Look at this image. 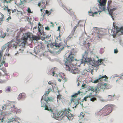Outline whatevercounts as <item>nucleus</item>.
<instances>
[{
  "label": "nucleus",
  "instance_id": "f257e3e1",
  "mask_svg": "<svg viewBox=\"0 0 123 123\" xmlns=\"http://www.w3.org/2000/svg\"><path fill=\"white\" fill-rule=\"evenodd\" d=\"M37 38L36 37H34L32 34L30 32L24 34L21 39H19V42L20 43L22 48V53H23V52L25 49V43L27 42L28 40H29L32 42L33 39L35 40H38Z\"/></svg>",
  "mask_w": 123,
  "mask_h": 123
},
{
  "label": "nucleus",
  "instance_id": "f03ea898",
  "mask_svg": "<svg viewBox=\"0 0 123 123\" xmlns=\"http://www.w3.org/2000/svg\"><path fill=\"white\" fill-rule=\"evenodd\" d=\"M74 61L73 57L69 55L64 60L65 65L66 67L67 70L70 71L72 73L75 74L77 73L76 68H74L75 65L72 64L71 62Z\"/></svg>",
  "mask_w": 123,
  "mask_h": 123
},
{
  "label": "nucleus",
  "instance_id": "7ed1b4c3",
  "mask_svg": "<svg viewBox=\"0 0 123 123\" xmlns=\"http://www.w3.org/2000/svg\"><path fill=\"white\" fill-rule=\"evenodd\" d=\"M108 84L104 82L99 83L97 87H96L95 89H94L93 87H91L89 89L93 92L96 91L97 90L98 91L102 90L104 91L105 88H107Z\"/></svg>",
  "mask_w": 123,
  "mask_h": 123
},
{
  "label": "nucleus",
  "instance_id": "20e7f679",
  "mask_svg": "<svg viewBox=\"0 0 123 123\" xmlns=\"http://www.w3.org/2000/svg\"><path fill=\"white\" fill-rule=\"evenodd\" d=\"M111 32L114 37H115L116 35H123V27L119 28L117 26H116L115 28L112 29Z\"/></svg>",
  "mask_w": 123,
  "mask_h": 123
},
{
  "label": "nucleus",
  "instance_id": "39448f33",
  "mask_svg": "<svg viewBox=\"0 0 123 123\" xmlns=\"http://www.w3.org/2000/svg\"><path fill=\"white\" fill-rule=\"evenodd\" d=\"M111 0H109L108 3V6L107 9L109 12V15L111 16L113 20H114V17L113 16V12L114 11L117 9V7L113 8L111 6H110V4L111 2Z\"/></svg>",
  "mask_w": 123,
  "mask_h": 123
},
{
  "label": "nucleus",
  "instance_id": "423d86ee",
  "mask_svg": "<svg viewBox=\"0 0 123 123\" xmlns=\"http://www.w3.org/2000/svg\"><path fill=\"white\" fill-rule=\"evenodd\" d=\"M104 116L109 115L112 111V108L111 105H108L102 108Z\"/></svg>",
  "mask_w": 123,
  "mask_h": 123
},
{
  "label": "nucleus",
  "instance_id": "0eeeda50",
  "mask_svg": "<svg viewBox=\"0 0 123 123\" xmlns=\"http://www.w3.org/2000/svg\"><path fill=\"white\" fill-rule=\"evenodd\" d=\"M95 61L93 60H92L91 58L87 57L84 58L83 59H81V63H86L90 67H94V62Z\"/></svg>",
  "mask_w": 123,
  "mask_h": 123
},
{
  "label": "nucleus",
  "instance_id": "6e6552de",
  "mask_svg": "<svg viewBox=\"0 0 123 123\" xmlns=\"http://www.w3.org/2000/svg\"><path fill=\"white\" fill-rule=\"evenodd\" d=\"M61 115L60 116V119L59 120L60 121L62 120V119L65 117H66L69 120V118L73 116L72 114H71L69 112L68 110H65L63 111L62 112Z\"/></svg>",
  "mask_w": 123,
  "mask_h": 123
},
{
  "label": "nucleus",
  "instance_id": "1a4fd4ad",
  "mask_svg": "<svg viewBox=\"0 0 123 123\" xmlns=\"http://www.w3.org/2000/svg\"><path fill=\"white\" fill-rule=\"evenodd\" d=\"M106 1V0H98L100 5L99 7L101 10L100 11V12H101L103 11H105L106 8L105 7L104 5L105 4Z\"/></svg>",
  "mask_w": 123,
  "mask_h": 123
},
{
  "label": "nucleus",
  "instance_id": "9d476101",
  "mask_svg": "<svg viewBox=\"0 0 123 123\" xmlns=\"http://www.w3.org/2000/svg\"><path fill=\"white\" fill-rule=\"evenodd\" d=\"M51 111L49 110V111H50L51 113V116L53 118H55L56 119L58 120H59L60 119V114L57 111H56L54 113L53 110L51 109Z\"/></svg>",
  "mask_w": 123,
  "mask_h": 123
},
{
  "label": "nucleus",
  "instance_id": "9b49d317",
  "mask_svg": "<svg viewBox=\"0 0 123 123\" xmlns=\"http://www.w3.org/2000/svg\"><path fill=\"white\" fill-rule=\"evenodd\" d=\"M101 59H98L97 61H95V62H94V67H90L92 68H94L92 69L93 70H95V72H96L98 69L99 68L98 66L101 64Z\"/></svg>",
  "mask_w": 123,
  "mask_h": 123
},
{
  "label": "nucleus",
  "instance_id": "f8f14e48",
  "mask_svg": "<svg viewBox=\"0 0 123 123\" xmlns=\"http://www.w3.org/2000/svg\"><path fill=\"white\" fill-rule=\"evenodd\" d=\"M43 100L44 98L43 97H42L41 99V107H44L45 110H47L48 111H49V110L51 111V108H48L46 106V103H47V102H45V101H45V102H44Z\"/></svg>",
  "mask_w": 123,
  "mask_h": 123
},
{
  "label": "nucleus",
  "instance_id": "ddd939ff",
  "mask_svg": "<svg viewBox=\"0 0 123 123\" xmlns=\"http://www.w3.org/2000/svg\"><path fill=\"white\" fill-rule=\"evenodd\" d=\"M86 39L83 36L80 37V45L84 46L85 45Z\"/></svg>",
  "mask_w": 123,
  "mask_h": 123
},
{
  "label": "nucleus",
  "instance_id": "4468645a",
  "mask_svg": "<svg viewBox=\"0 0 123 123\" xmlns=\"http://www.w3.org/2000/svg\"><path fill=\"white\" fill-rule=\"evenodd\" d=\"M73 101L74 102V105H75L74 106V107L76 108L77 105L79 104V99H74L73 98H71L70 100V101L71 102L70 104H71Z\"/></svg>",
  "mask_w": 123,
  "mask_h": 123
},
{
  "label": "nucleus",
  "instance_id": "2eb2a0df",
  "mask_svg": "<svg viewBox=\"0 0 123 123\" xmlns=\"http://www.w3.org/2000/svg\"><path fill=\"white\" fill-rule=\"evenodd\" d=\"M44 100L45 101V102H48V101L52 102L54 100V98L51 97H48L46 96L44 98Z\"/></svg>",
  "mask_w": 123,
  "mask_h": 123
},
{
  "label": "nucleus",
  "instance_id": "dca6fc26",
  "mask_svg": "<svg viewBox=\"0 0 123 123\" xmlns=\"http://www.w3.org/2000/svg\"><path fill=\"white\" fill-rule=\"evenodd\" d=\"M11 108H12V109H14L12 111V112H14V113H19L20 112V109H19L17 107H15V106L14 105L13 106V107H11Z\"/></svg>",
  "mask_w": 123,
  "mask_h": 123
},
{
  "label": "nucleus",
  "instance_id": "f3484780",
  "mask_svg": "<svg viewBox=\"0 0 123 123\" xmlns=\"http://www.w3.org/2000/svg\"><path fill=\"white\" fill-rule=\"evenodd\" d=\"M98 12H93L92 9H91L90 11L88 12V13L89 15L93 17L94 16V14H96Z\"/></svg>",
  "mask_w": 123,
  "mask_h": 123
},
{
  "label": "nucleus",
  "instance_id": "a211bd4d",
  "mask_svg": "<svg viewBox=\"0 0 123 123\" xmlns=\"http://www.w3.org/2000/svg\"><path fill=\"white\" fill-rule=\"evenodd\" d=\"M95 115L96 116H101L102 115H103V113L102 111V109H101L99 110H98V111L95 113Z\"/></svg>",
  "mask_w": 123,
  "mask_h": 123
},
{
  "label": "nucleus",
  "instance_id": "6ab92c4d",
  "mask_svg": "<svg viewBox=\"0 0 123 123\" xmlns=\"http://www.w3.org/2000/svg\"><path fill=\"white\" fill-rule=\"evenodd\" d=\"M26 97V95L24 93H20L18 96V100L21 99H24Z\"/></svg>",
  "mask_w": 123,
  "mask_h": 123
},
{
  "label": "nucleus",
  "instance_id": "aec40b11",
  "mask_svg": "<svg viewBox=\"0 0 123 123\" xmlns=\"http://www.w3.org/2000/svg\"><path fill=\"white\" fill-rule=\"evenodd\" d=\"M63 8L65 10V11L69 15H72L74 14V13H70V11L71 10V9H69V10L67 8H66L63 5H62Z\"/></svg>",
  "mask_w": 123,
  "mask_h": 123
},
{
  "label": "nucleus",
  "instance_id": "412c9836",
  "mask_svg": "<svg viewBox=\"0 0 123 123\" xmlns=\"http://www.w3.org/2000/svg\"><path fill=\"white\" fill-rule=\"evenodd\" d=\"M74 31H72L71 34L67 38V40L70 39L73 36L74 34Z\"/></svg>",
  "mask_w": 123,
  "mask_h": 123
},
{
  "label": "nucleus",
  "instance_id": "4be33fe9",
  "mask_svg": "<svg viewBox=\"0 0 123 123\" xmlns=\"http://www.w3.org/2000/svg\"><path fill=\"white\" fill-rule=\"evenodd\" d=\"M14 103V102H12L10 101H8L6 103V105L7 106H11V107H12V106L13 105V104Z\"/></svg>",
  "mask_w": 123,
  "mask_h": 123
},
{
  "label": "nucleus",
  "instance_id": "5701e85b",
  "mask_svg": "<svg viewBox=\"0 0 123 123\" xmlns=\"http://www.w3.org/2000/svg\"><path fill=\"white\" fill-rule=\"evenodd\" d=\"M87 55L88 53L86 51H85L83 54L82 55V59H83L84 58L85 59L87 57Z\"/></svg>",
  "mask_w": 123,
  "mask_h": 123
},
{
  "label": "nucleus",
  "instance_id": "b1692460",
  "mask_svg": "<svg viewBox=\"0 0 123 123\" xmlns=\"http://www.w3.org/2000/svg\"><path fill=\"white\" fill-rule=\"evenodd\" d=\"M59 76H60L61 78L63 80L65 79L66 77L63 73H59Z\"/></svg>",
  "mask_w": 123,
  "mask_h": 123
},
{
  "label": "nucleus",
  "instance_id": "393cba45",
  "mask_svg": "<svg viewBox=\"0 0 123 123\" xmlns=\"http://www.w3.org/2000/svg\"><path fill=\"white\" fill-rule=\"evenodd\" d=\"M55 72L54 71H52L51 70V69H49V70L47 72V74H50L51 75L52 74H53V76H54V75L55 74Z\"/></svg>",
  "mask_w": 123,
  "mask_h": 123
},
{
  "label": "nucleus",
  "instance_id": "a878e982",
  "mask_svg": "<svg viewBox=\"0 0 123 123\" xmlns=\"http://www.w3.org/2000/svg\"><path fill=\"white\" fill-rule=\"evenodd\" d=\"M50 92V91H49V90L47 91H46L44 95L42 97L44 98L45 97H46V96H47L49 94Z\"/></svg>",
  "mask_w": 123,
  "mask_h": 123
},
{
  "label": "nucleus",
  "instance_id": "bb28decb",
  "mask_svg": "<svg viewBox=\"0 0 123 123\" xmlns=\"http://www.w3.org/2000/svg\"><path fill=\"white\" fill-rule=\"evenodd\" d=\"M37 47L35 48L34 50V52H35L36 54H37V53H38L40 51L39 50H37Z\"/></svg>",
  "mask_w": 123,
  "mask_h": 123
},
{
  "label": "nucleus",
  "instance_id": "cd10ccee",
  "mask_svg": "<svg viewBox=\"0 0 123 123\" xmlns=\"http://www.w3.org/2000/svg\"><path fill=\"white\" fill-rule=\"evenodd\" d=\"M0 70H2L4 73H5L7 72L6 68L4 67L1 68Z\"/></svg>",
  "mask_w": 123,
  "mask_h": 123
},
{
  "label": "nucleus",
  "instance_id": "c85d7f7f",
  "mask_svg": "<svg viewBox=\"0 0 123 123\" xmlns=\"http://www.w3.org/2000/svg\"><path fill=\"white\" fill-rule=\"evenodd\" d=\"M104 50L103 48H101L99 51V52L100 54H102L104 53Z\"/></svg>",
  "mask_w": 123,
  "mask_h": 123
},
{
  "label": "nucleus",
  "instance_id": "c756f323",
  "mask_svg": "<svg viewBox=\"0 0 123 123\" xmlns=\"http://www.w3.org/2000/svg\"><path fill=\"white\" fill-rule=\"evenodd\" d=\"M101 38V36L99 34L97 35L95 38V40H98V38Z\"/></svg>",
  "mask_w": 123,
  "mask_h": 123
},
{
  "label": "nucleus",
  "instance_id": "7c9ffc66",
  "mask_svg": "<svg viewBox=\"0 0 123 123\" xmlns=\"http://www.w3.org/2000/svg\"><path fill=\"white\" fill-rule=\"evenodd\" d=\"M99 79H98L93 81L92 82L95 83H97L99 82Z\"/></svg>",
  "mask_w": 123,
  "mask_h": 123
},
{
  "label": "nucleus",
  "instance_id": "2f4dec72",
  "mask_svg": "<svg viewBox=\"0 0 123 123\" xmlns=\"http://www.w3.org/2000/svg\"><path fill=\"white\" fill-rule=\"evenodd\" d=\"M6 104H4V105H3L2 106V110H5L6 109Z\"/></svg>",
  "mask_w": 123,
  "mask_h": 123
},
{
  "label": "nucleus",
  "instance_id": "473e14b6",
  "mask_svg": "<svg viewBox=\"0 0 123 123\" xmlns=\"http://www.w3.org/2000/svg\"><path fill=\"white\" fill-rule=\"evenodd\" d=\"M61 43H60L59 44L57 43H55V45H55V46L56 47H59L60 46H61Z\"/></svg>",
  "mask_w": 123,
  "mask_h": 123
},
{
  "label": "nucleus",
  "instance_id": "72a5a7b5",
  "mask_svg": "<svg viewBox=\"0 0 123 123\" xmlns=\"http://www.w3.org/2000/svg\"><path fill=\"white\" fill-rule=\"evenodd\" d=\"M9 49H6V52L5 53V55H8V56H9V54H8V52L9 51Z\"/></svg>",
  "mask_w": 123,
  "mask_h": 123
},
{
  "label": "nucleus",
  "instance_id": "f704fd0d",
  "mask_svg": "<svg viewBox=\"0 0 123 123\" xmlns=\"http://www.w3.org/2000/svg\"><path fill=\"white\" fill-rule=\"evenodd\" d=\"M4 65V66L6 67H7L8 66V64L7 63H6L5 61H3V62Z\"/></svg>",
  "mask_w": 123,
  "mask_h": 123
},
{
  "label": "nucleus",
  "instance_id": "c9c22d12",
  "mask_svg": "<svg viewBox=\"0 0 123 123\" xmlns=\"http://www.w3.org/2000/svg\"><path fill=\"white\" fill-rule=\"evenodd\" d=\"M78 95V93H75L74 94L72 95L71 96L72 97H76Z\"/></svg>",
  "mask_w": 123,
  "mask_h": 123
},
{
  "label": "nucleus",
  "instance_id": "e433bc0d",
  "mask_svg": "<svg viewBox=\"0 0 123 123\" xmlns=\"http://www.w3.org/2000/svg\"><path fill=\"white\" fill-rule=\"evenodd\" d=\"M11 89V87L10 86H8L7 88L6 89V91L8 92H9L10 91Z\"/></svg>",
  "mask_w": 123,
  "mask_h": 123
},
{
  "label": "nucleus",
  "instance_id": "4c0bfd02",
  "mask_svg": "<svg viewBox=\"0 0 123 123\" xmlns=\"http://www.w3.org/2000/svg\"><path fill=\"white\" fill-rule=\"evenodd\" d=\"M96 100V98H93L90 99V100L92 102Z\"/></svg>",
  "mask_w": 123,
  "mask_h": 123
},
{
  "label": "nucleus",
  "instance_id": "58836bf2",
  "mask_svg": "<svg viewBox=\"0 0 123 123\" xmlns=\"http://www.w3.org/2000/svg\"><path fill=\"white\" fill-rule=\"evenodd\" d=\"M9 121L10 122H12L13 121H16V120L14 118H12L10 119L9 120Z\"/></svg>",
  "mask_w": 123,
  "mask_h": 123
},
{
  "label": "nucleus",
  "instance_id": "ea45409f",
  "mask_svg": "<svg viewBox=\"0 0 123 123\" xmlns=\"http://www.w3.org/2000/svg\"><path fill=\"white\" fill-rule=\"evenodd\" d=\"M86 73V70H84L82 71L81 73L82 75H84Z\"/></svg>",
  "mask_w": 123,
  "mask_h": 123
},
{
  "label": "nucleus",
  "instance_id": "a19ab883",
  "mask_svg": "<svg viewBox=\"0 0 123 123\" xmlns=\"http://www.w3.org/2000/svg\"><path fill=\"white\" fill-rule=\"evenodd\" d=\"M89 97V96H86L83 99V101H84V100H85V101H86V98H88Z\"/></svg>",
  "mask_w": 123,
  "mask_h": 123
},
{
  "label": "nucleus",
  "instance_id": "79ce46f5",
  "mask_svg": "<svg viewBox=\"0 0 123 123\" xmlns=\"http://www.w3.org/2000/svg\"><path fill=\"white\" fill-rule=\"evenodd\" d=\"M79 23H80V22H79L78 24L74 27V30H73V31H75V29L77 28V26L79 25Z\"/></svg>",
  "mask_w": 123,
  "mask_h": 123
},
{
  "label": "nucleus",
  "instance_id": "37998d69",
  "mask_svg": "<svg viewBox=\"0 0 123 123\" xmlns=\"http://www.w3.org/2000/svg\"><path fill=\"white\" fill-rule=\"evenodd\" d=\"M1 17L0 18V21H3V17H4V15L3 14L1 15Z\"/></svg>",
  "mask_w": 123,
  "mask_h": 123
},
{
  "label": "nucleus",
  "instance_id": "c03bdc74",
  "mask_svg": "<svg viewBox=\"0 0 123 123\" xmlns=\"http://www.w3.org/2000/svg\"><path fill=\"white\" fill-rule=\"evenodd\" d=\"M64 48V47H62V48H60L59 49V50H58V53H60L61 52V50H62V49H63V48Z\"/></svg>",
  "mask_w": 123,
  "mask_h": 123
},
{
  "label": "nucleus",
  "instance_id": "a18cd8bd",
  "mask_svg": "<svg viewBox=\"0 0 123 123\" xmlns=\"http://www.w3.org/2000/svg\"><path fill=\"white\" fill-rule=\"evenodd\" d=\"M118 52V51L117 49H114V52L115 53L117 54Z\"/></svg>",
  "mask_w": 123,
  "mask_h": 123
},
{
  "label": "nucleus",
  "instance_id": "49530a36",
  "mask_svg": "<svg viewBox=\"0 0 123 123\" xmlns=\"http://www.w3.org/2000/svg\"><path fill=\"white\" fill-rule=\"evenodd\" d=\"M47 14H48V16H49V15H50L51 13V12L49 11H48L47 10Z\"/></svg>",
  "mask_w": 123,
  "mask_h": 123
},
{
  "label": "nucleus",
  "instance_id": "de8ad7c7",
  "mask_svg": "<svg viewBox=\"0 0 123 123\" xmlns=\"http://www.w3.org/2000/svg\"><path fill=\"white\" fill-rule=\"evenodd\" d=\"M27 11H28V12L29 13H31V9H30L29 8H29H28V9Z\"/></svg>",
  "mask_w": 123,
  "mask_h": 123
},
{
  "label": "nucleus",
  "instance_id": "09e8293b",
  "mask_svg": "<svg viewBox=\"0 0 123 123\" xmlns=\"http://www.w3.org/2000/svg\"><path fill=\"white\" fill-rule=\"evenodd\" d=\"M6 7V9H7V11L8 12H10V9L8 8V6H5Z\"/></svg>",
  "mask_w": 123,
  "mask_h": 123
},
{
  "label": "nucleus",
  "instance_id": "8fccbe9b",
  "mask_svg": "<svg viewBox=\"0 0 123 123\" xmlns=\"http://www.w3.org/2000/svg\"><path fill=\"white\" fill-rule=\"evenodd\" d=\"M108 97H110V99L109 100H111V99L112 98V96L111 95H108Z\"/></svg>",
  "mask_w": 123,
  "mask_h": 123
},
{
  "label": "nucleus",
  "instance_id": "3c124183",
  "mask_svg": "<svg viewBox=\"0 0 123 123\" xmlns=\"http://www.w3.org/2000/svg\"><path fill=\"white\" fill-rule=\"evenodd\" d=\"M103 78V76H102L101 75H99V78H98V79H99V80H100V79H101Z\"/></svg>",
  "mask_w": 123,
  "mask_h": 123
},
{
  "label": "nucleus",
  "instance_id": "603ef678",
  "mask_svg": "<svg viewBox=\"0 0 123 123\" xmlns=\"http://www.w3.org/2000/svg\"><path fill=\"white\" fill-rule=\"evenodd\" d=\"M3 61H2L1 62V64L0 65V67H1L2 66H3V64H4V63H3Z\"/></svg>",
  "mask_w": 123,
  "mask_h": 123
},
{
  "label": "nucleus",
  "instance_id": "864d4df0",
  "mask_svg": "<svg viewBox=\"0 0 123 123\" xmlns=\"http://www.w3.org/2000/svg\"><path fill=\"white\" fill-rule=\"evenodd\" d=\"M45 29L46 30H49V28L48 26L46 27Z\"/></svg>",
  "mask_w": 123,
  "mask_h": 123
},
{
  "label": "nucleus",
  "instance_id": "5fc2aeb1",
  "mask_svg": "<svg viewBox=\"0 0 123 123\" xmlns=\"http://www.w3.org/2000/svg\"><path fill=\"white\" fill-rule=\"evenodd\" d=\"M103 78H104L105 79L108 78V77L106 75H105L104 76H103Z\"/></svg>",
  "mask_w": 123,
  "mask_h": 123
},
{
  "label": "nucleus",
  "instance_id": "6e6d98bb",
  "mask_svg": "<svg viewBox=\"0 0 123 123\" xmlns=\"http://www.w3.org/2000/svg\"><path fill=\"white\" fill-rule=\"evenodd\" d=\"M16 10L15 9H14V10H12V13L16 12Z\"/></svg>",
  "mask_w": 123,
  "mask_h": 123
},
{
  "label": "nucleus",
  "instance_id": "4d7b16f0",
  "mask_svg": "<svg viewBox=\"0 0 123 123\" xmlns=\"http://www.w3.org/2000/svg\"><path fill=\"white\" fill-rule=\"evenodd\" d=\"M117 74H115V75H113L112 76H113V78H114L115 77H118V76H117Z\"/></svg>",
  "mask_w": 123,
  "mask_h": 123
},
{
  "label": "nucleus",
  "instance_id": "13d9d810",
  "mask_svg": "<svg viewBox=\"0 0 123 123\" xmlns=\"http://www.w3.org/2000/svg\"><path fill=\"white\" fill-rule=\"evenodd\" d=\"M77 83H77V86H79V85H80V84H79V83L78 82V80H77Z\"/></svg>",
  "mask_w": 123,
  "mask_h": 123
},
{
  "label": "nucleus",
  "instance_id": "bf43d9fd",
  "mask_svg": "<svg viewBox=\"0 0 123 123\" xmlns=\"http://www.w3.org/2000/svg\"><path fill=\"white\" fill-rule=\"evenodd\" d=\"M45 14H44L43 15V19H42V20H43V19H44V17H45Z\"/></svg>",
  "mask_w": 123,
  "mask_h": 123
},
{
  "label": "nucleus",
  "instance_id": "052dcab7",
  "mask_svg": "<svg viewBox=\"0 0 123 123\" xmlns=\"http://www.w3.org/2000/svg\"><path fill=\"white\" fill-rule=\"evenodd\" d=\"M41 3H42L43 5H44L45 4V2L44 1H43V0L41 1Z\"/></svg>",
  "mask_w": 123,
  "mask_h": 123
},
{
  "label": "nucleus",
  "instance_id": "680f3d73",
  "mask_svg": "<svg viewBox=\"0 0 123 123\" xmlns=\"http://www.w3.org/2000/svg\"><path fill=\"white\" fill-rule=\"evenodd\" d=\"M11 18H10V17H8V18H7V19L6 20V21H8L10 19H11Z\"/></svg>",
  "mask_w": 123,
  "mask_h": 123
},
{
  "label": "nucleus",
  "instance_id": "e2e57ef3",
  "mask_svg": "<svg viewBox=\"0 0 123 123\" xmlns=\"http://www.w3.org/2000/svg\"><path fill=\"white\" fill-rule=\"evenodd\" d=\"M55 68H51L50 69H51V71H53L54 70V69Z\"/></svg>",
  "mask_w": 123,
  "mask_h": 123
},
{
  "label": "nucleus",
  "instance_id": "0e129e2a",
  "mask_svg": "<svg viewBox=\"0 0 123 123\" xmlns=\"http://www.w3.org/2000/svg\"><path fill=\"white\" fill-rule=\"evenodd\" d=\"M91 69V73L92 74H93V70L92 69Z\"/></svg>",
  "mask_w": 123,
  "mask_h": 123
},
{
  "label": "nucleus",
  "instance_id": "69168bd1",
  "mask_svg": "<svg viewBox=\"0 0 123 123\" xmlns=\"http://www.w3.org/2000/svg\"><path fill=\"white\" fill-rule=\"evenodd\" d=\"M20 35V33H18V35L17 36V38H18V37H19L18 36H19Z\"/></svg>",
  "mask_w": 123,
  "mask_h": 123
},
{
  "label": "nucleus",
  "instance_id": "338daca9",
  "mask_svg": "<svg viewBox=\"0 0 123 123\" xmlns=\"http://www.w3.org/2000/svg\"><path fill=\"white\" fill-rule=\"evenodd\" d=\"M41 4V2H39L38 4V6H40V4Z\"/></svg>",
  "mask_w": 123,
  "mask_h": 123
},
{
  "label": "nucleus",
  "instance_id": "774afa93",
  "mask_svg": "<svg viewBox=\"0 0 123 123\" xmlns=\"http://www.w3.org/2000/svg\"><path fill=\"white\" fill-rule=\"evenodd\" d=\"M61 27L60 26H58V28L57 30V31H60V28Z\"/></svg>",
  "mask_w": 123,
  "mask_h": 123
}]
</instances>
